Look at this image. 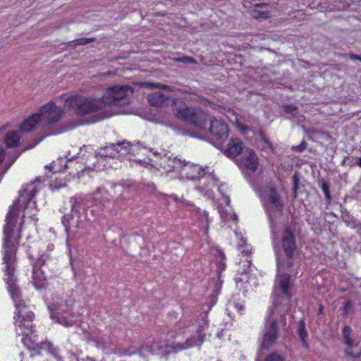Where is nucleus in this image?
I'll return each instance as SVG.
<instances>
[{
    "mask_svg": "<svg viewBox=\"0 0 361 361\" xmlns=\"http://www.w3.org/2000/svg\"><path fill=\"white\" fill-rule=\"evenodd\" d=\"M352 329L349 326H345L343 329V339L344 343L348 347L344 351L345 355L347 357H352L354 358H359L361 356V351L358 353H353L351 348L356 346L355 341L350 337Z\"/></svg>",
    "mask_w": 361,
    "mask_h": 361,
    "instance_id": "obj_20",
    "label": "nucleus"
},
{
    "mask_svg": "<svg viewBox=\"0 0 361 361\" xmlns=\"http://www.w3.org/2000/svg\"><path fill=\"white\" fill-rule=\"evenodd\" d=\"M59 298H56V300L53 298L52 302L48 304V308L52 319H56L58 323L66 327L76 324L78 319L75 318V316L72 315L71 318L68 317L69 313L66 312L68 310L67 305L62 301L59 302Z\"/></svg>",
    "mask_w": 361,
    "mask_h": 361,
    "instance_id": "obj_11",
    "label": "nucleus"
},
{
    "mask_svg": "<svg viewBox=\"0 0 361 361\" xmlns=\"http://www.w3.org/2000/svg\"><path fill=\"white\" fill-rule=\"evenodd\" d=\"M281 242L286 255L288 257H290L296 248V244L293 232L290 228H286L283 231Z\"/></svg>",
    "mask_w": 361,
    "mask_h": 361,
    "instance_id": "obj_19",
    "label": "nucleus"
},
{
    "mask_svg": "<svg viewBox=\"0 0 361 361\" xmlns=\"http://www.w3.org/2000/svg\"><path fill=\"white\" fill-rule=\"evenodd\" d=\"M264 361H284V358L276 353H272L266 357Z\"/></svg>",
    "mask_w": 361,
    "mask_h": 361,
    "instance_id": "obj_30",
    "label": "nucleus"
},
{
    "mask_svg": "<svg viewBox=\"0 0 361 361\" xmlns=\"http://www.w3.org/2000/svg\"><path fill=\"white\" fill-rule=\"evenodd\" d=\"M80 152L77 153V155H79ZM78 157V156H71V154L69 153L68 156H66V158L68 161H71L72 159H74L75 158Z\"/></svg>",
    "mask_w": 361,
    "mask_h": 361,
    "instance_id": "obj_38",
    "label": "nucleus"
},
{
    "mask_svg": "<svg viewBox=\"0 0 361 361\" xmlns=\"http://www.w3.org/2000/svg\"><path fill=\"white\" fill-rule=\"evenodd\" d=\"M145 86L147 87H158V86H159V85L155 84V83L147 82V83H145Z\"/></svg>",
    "mask_w": 361,
    "mask_h": 361,
    "instance_id": "obj_39",
    "label": "nucleus"
},
{
    "mask_svg": "<svg viewBox=\"0 0 361 361\" xmlns=\"http://www.w3.org/2000/svg\"><path fill=\"white\" fill-rule=\"evenodd\" d=\"M229 114H232L233 116L236 127L238 128V130L240 131V133L243 135L247 134V132L250 130V128L247 127V126H245L244 124H241L240 121H239L238 116L235 114L233 111H229ZM227 118L229 119L230 121H233L232 118H231L229 116H227Z\"/></svg>",
    "mask_w": 361,
    "mask_h": 361,
    "instance_id": "obj_26",
    "label": "nucleus"
},
{
    "mask_svg": "<svg viewBox=\"0 0 361 361\" xmlns=\"http://www.w3.org/2000/svg\"><path fill=\"white\" fill-rule=\"evenodd\" d=\"M51 167H52V169H53V170H56H56H58V169H56V164H52Z\"/></svg>",
    "mask_w": 361,
    "mask_h": 361,
    "instance_id": "obj_43",
    "label": "nucleus"
},
{
    "mask_svg": "<svg viewBox=\"0 0 361 361\" xmlns=\"http://www.w3.org/2000/svg\"><path fill=\"white\" fill-rule=\"evenodd\" d=\"M258 158L252 149L246 148L242 157L238 160L240 168L247 169L250 171H255L258 166Z\"/></svg>",
    "mask_w": 361,
    "mask_h": 361,
    "instance_id": "obj_17",
    "label": "nucleus"
},
{
    "mask_svg": "<svg viewBox=\"0 0 361 361\" xmlns=\"http://www.w3.org/2000/svg\"><path fill=\"white\" fill-rule=\"evenodd\" d=\"M41 260L33 264L32 283L36 289L40 290L46 287L47 278L41 269Z\"/></svg>",
    "mask_w": 361,
    "mask_h": 361,
    "instance_id": "obj_21",
    "label": "nucleus"
},
{
    "mask_svg": "<svg viewBox=\"0 0 361 361\" xmlns=\"http://www.w3.org/2000/svg\"><path fill=\"white\" fill-rule=\"evenodd\" d=\"M281 267L280 266L279 263L278 262V271H281Z\"/></svg>",
    "mask_w": 361,
    "mask_h": 361,
    "instance_id": "obj_46",
    "label": "nucleus"
},
{
    "mask_svg": "<svg viewBox=\"0 0 361 361\" xmlns=\"http://www.w3.org/2000/svg\"><path fill=\"white\" fill-rule=\"evenodd\" d=\"M90 339L96 343L99 348L105 349L108 348L111 341L109 336L102 334L99 332H94L90 336Z\"/></svg>",
    "mask_w": 361,
    "mask_h": 361,
    "instance_id": "obj_25",
    "label": "nucleus"
},
{
    "mask_svg": "<svg viewBox=\"0 0 361 361\" xmlns=\"http://www.w3.org/2000/svg\"><path fill=\"white\" fill-rule=\"evenodd\" d=\"M223 185L218 186V190L222 194V202L226 205V207H222L221 206L218 207L219 213L223 221L229 222V221H235L236 220V215L232 211L231 207L229 206L230 200L229 197L225 195L222 192Z\"/></svg>",
    "mask_w": 361,
    "mask_h": 361,
    "instance_id": "obj_18",
    "label": "nucleus"
},
{
    "mask_svg": "<svg viewBox=\"0 0 361 361\" xmlns=\"http://www.w3.org/2000/svg\"><path fill=\"white\" fill-rule=\"evenodd\" d=\"M207 326L206 314L198 324H192L187 329L181 323L177 324L166 341H154L151 345L140 348L138 353L144 357L149 355L164 357L170 353H178L194 347H200L204 343Z\"/></svg>",
    "mask_w": 361,
    "mask_h": 361,
    "instance_id": "obj_3",
    "label": "nucleus"
},
{
    "mask_svg": "<svg viewBox=\"0 0 361 361\" xmlns=\"http://www.w3.org/2000/svg\"><path fill=\"white\" fill-rule=\"evenodd\" d=\"M154 162L166 173L176 172L178 175L183 164V161L169 154H164L159 158V161H154Z\"/></svg>",
    "mask_w": 361,
    "mask_h": 361,
    "instance_id": "obj_16",
    "label": "nucleus"
},
{
    "mask_svg": "<svg viewBox=\"0 0 361 361\" xmlns=\"http://www.w3.org/2000/svg\"><path fill=\"white\" fill-rule=\"evenodd\" d=\"M169 197L176 202L181 203L183 206L188 208L190 210L195 212V216L197 218V224L200 228L203 231L204 234L207 235L210 222L208 213L204 210L201 211L200 208H197L192 203L183 200L174 194L171 195Z\"/></svg>",
    "mask_w": 361,
    "mask_h": 361,
    "instance_id": "obj_13",
    "label": "nucleus"
},
{
    "mask_svg": "<svg viewBox=\"0 0 361 361\" xmlns=\"http://www.w3.org/2000/svg\"><path fill=\"white\" fill-rule=\"evenodd\" d=\"M255 190L258 193L261 202L270 219L271 228L273 234L276 233L275 219L281 214L283 202L276 189L271 185L259 187L254 185Z\"/></svg>",
    "mask_w": 361,
    "mask_h": 361,
    "instance_id": "obj_9",
    "label": "nucleus"
},
{
    "mask_svg": "<svg viewBox=\"0 0 361 361\" xmlns=\"http://www.w3.org/2000/svg\"><path fill=\"white\" fill-rule=\"evenodd\" d=\"M236 236L238 238H239L238 245V250L246 257V259L242 262L245 268L241 271L242 274H246L251 264V260L248 259V255L251 253V249L250 248V246L246 243V240L242 236L240 237L238 233H236Z\"/></svg>",
    "mask_w": 361,
    "mask_h": 361,
    "instance_id": "obj_24",
    "label": "nucleus"
},
{
    "mask_svg": "<svg viewBox=\"0 0 361 361\" xmlns=\"http://www.w3.org/2000/svg\"><path fill=\"white\" fill-rule=\"evenodd\" d=\"M66 185V182L63 179H56L54 181L50 183L51 190H58L61 188L65 187Z\"/></svg>",
    "mask_w": 361,
    "mask_h": 361,
    "instance_id": "obj_28",
    "label": "nucleus"
},
{
    "mask_svg": "<svg viewBox=\"0 0 361 361\" xmlns=\"http://www.w3.org/2000/svg\"><path fill=\"white\" fill-rule=\"evenodd\" d=\"M90 212H91V213H94V209H91ZM92 216H94L95 215H94V214H92Z\"/></svg>",
    "mask_w": 361,
    "mask_h": 361,
    "instance_id": "obj_47",
    "label": "nucleus"
},
{
    "mask_svg": "<svg viewBox=\"0 0 361 361\" xmlns=\"http://www.w3.org/2000/svg\"><path fill=\"white\" fill-rule=\"evenodd\" d=\"M235 280L236 283H239V282L243 281L244 280V279H242V278H240V277H236Z\"/></svg>",
    "mask_w": 361,
    "mask_h": 361,
    "instance_id": "obj_41",
    "label": "nucleus"
},
{
    "mask_svg": "<svg viewBox=\"0 0 361 361\" xmlns=\"http://www.w3.org/2000/svg\"><path fill=\"white\" fill-rule=\"evenodd\" d=\"M103 207H105V208H106V209H107V210H109V209H111V208H110V207L106 206V205H105L104 204H103Z\"/></svg>",
    "mask_w": 361,
    "mask_h": 361,
    "instance_id": "obj_45",
    "label": "nucleus"
},
{
    "mask_svg": "<svg viewBox=\"0 0 361 361\" xmlns=\"http://www.w3.org/2000/svg\"><path fill=\"white\" fill-rule=\"evenodd\" d=\"M244 148V144L240 139L232 137L224 149V154L228 157L234 158L240 152L243 153Z\"/></svg>",
    "mask_w": 361,
    "mask_h": 361,
    "instance_id": "obj_22",
    "label": "nucleus"
},
{
    "mask_svg": "<svg viewBox=\"0 0 361 361\" xmlns=\"http://www.w3.org/2000/svg\"><path fill=\"white\" fill-rule=\"evenodd\" d=\"M176 61L184 63H195V60L192 58L188 57V56L180 57V58L177 59Z\"/></svg>",
    "mask_w": 361,
    "mask_h": 361,
    "instance_id": "obj_32",
    "label": "nucleus"
},
{
    "mask_svg": "<svg viewBox=\"0 0 361 361\" xmlns=\"http://www.w3.org/2000/svg\"><path fill=\"white\" fill-rule=\"evenodd\" d=\"M92 39H90V38H80V39H75V40H73L71 42H69L68 43V44L69 46H81V45H85L88 43H90L92 42Z\"/></svg>",
    "mask_w": 361,
    "mask_h": 361,
    "instance_id": "obj_27",
    "label": "nucleus"
},
{
    "mask_svg": "<svg viewBox=\"0 0 361 361\" xmlns=\"http://www.w3.org/2000/svg\"><path fill=\"white\" fill-rule=\"evenodd\" d=\"M42 188V183H30L20 192L18 201L11 206L6 215V224L4 227V254L3 259L5 264V281L8 290L13 298L16 308L15 325L18 335L22 334L23 343L30 348H38L39 343L34 341L28 345L27 336L32 332V319L34 314L28 310L27 305L20 298V291L16 283L14 275L16 265V250L20 235L16 231L17 216L23 214V218H30L36 221L35 216L37 213L36 202L34 200L37 192Z\"/></svg>",
    "mask_w": 361,
    "mask_h": 361,
    "instance_id": "obj_1",
    "label": "nucleus"
},
{
    "mask_svg": "<svg viewBox=\"0 0 361 361\" xmlns=\"http://www.w3.org/2000/svg\"><path fill=\"white\" fill-rule=\"evenodd\" d=\"M306 147V142L305 141H302V143L300 145L293 147L294 150L297 152H302L304 150Z\"/></svg>",
    "mask_w": 361,
    "mask_h": 361,
    "instance_id": "obj_36",
    "label": "nucleus"
},
{
    "mask_svg": "<svg viewBox=\"0 0 361 361\" xmlns=\"http://www.w3.org/2000/svg\"><path fill=\"white\" fill-rule=\"evenodd\" d=\"M176 94L178 97L173 99L172 104L175 116L186 122L193 128L200 130H205L207 114L200 109L189 107L185 102V101H195L197 97L192 93H181L180 90Z\"/></svg>",
    "mask_w": 361,
    "mask_h": 361,
    "instance_id": "obj_7",
    "label": "nucleus"
},
{
    "mask_svg": "<svg viewBox=\"0 0 361 361\" xmlns=\"http://www.w3.org/2000/svg\"><path fill=\"white\" fill-rule=\"evenodd\" d=\"M75 94H66L62 95L60 99L63 104V106H57L54 102H49L40 106L37 112L42 122L43 137L58 135L66 130V128L61 123L66 110L72 111L78 115L75 109L65 105V97Z\"/></svg>",
    "mask_w": 361,
    "mask_h": 361,
    "instance_id": "obj_6",
    "label": "nucleus"
},
{
    "mask_svg": "<svg viewBox=\"0 0 361 361\" xmlns=\"http://www.w3.org/2000/svg\"><path fill=\"white\" fill-rule=\"evenodd\" d=\"M322 190L325 195V197L326 200L329 201L331 200V196L329 191V188L326 185L324 184L322 186Z\"/></svg>",
    "mask_w": 361,
    "mask_h": 361,
    "instance_id": "obj_35",
    "label": "nucleus"
},
{
    "mask_svg": "<svg viewBox=\"0 0 361 361\" xmlns=\"http://www.w3.org/2000/svg\"><path fill=\"white\" fill-rule=\"evenodd\" d=\"M35 132L39 138L37 139L35 144L30 147H25L24 150L30 149L41 142L45 137H43L42 122L37 112L28 116L20 126V131H10L6 133L4 137V142L7 148H14L20 144L22 139V133Z\"/></svg>",
    "mask_w": 361,
    "mask_h": 361,
    "instance_id": "obj_10",
    "label": "nucleus"
},
{
    "mask_svg": "<svg viewBox=\"0 0 361 361\" xmlns=\"http://www.w3.org/2000/svg\"><path fill=\"white\" fill-rule=\"evenodd\" d=\"M4 137H3L2 133L0 131V152L2 153L4 157L2 160L0 161V177L2 178L3 176L7 171V170L11 167V166L14 163L16 159L18 157L20 154L23 152V150L20 152H18L17 150L11 151V154L9 152L6 153L4 152V145L6 144L4 142Z\"/></svg>",
    "mask_w": 361,
    "mask_h": 361,
    "instance_id": "obj_15",
    "label": "nucleus"
},
{
    "mask_svg": "<svg viewBox=\"0 0 361 361\" xmlns=\"http://www.w3.org/2000/svg\"><path fill=\"white\" fill-rule=\"evenodd\" d=\"M252 16L253 17L258 18H267L268 17V13L267 12H260L257 10H254L252 11Z\"/></svg>",
    "mask_w": 361,
    "mask_h": 361,
    "instance_id": "obj_31",
    "label": "nucleus"
},
{
    "mask_svg": "<svg viewBox=\"0 0 361 361\" xmlns=\"http://www.w3.org/2000/svg\"><path fill=\"white\" fill-rule=\"evenodd\" d=\"M296 190H297L296 176H294V190H295V192H296Z\"/></svg>",
    "mask_w": 361,
    "mask_h": 361,
    "instance_id": "obj_40",
    "label": "nucleus"
},
{
    "mask_svg": "<svg viewBox=\"0 0 361 361\" xmlns=\"http://www.w3.org/2000/svg\"><path fill=\"white\" fill-rule=\"evenodd\" d=\"M298 334H299V336H300L301 340L302 341V342L305 343V338L307 336V333L305 331V323L302 321H300L298 324Z\"/></svg>",
    "mask_w": 361,
    "mask_h": 361,
    "instance_id": "obj_29",
    "label": "nucleus"
},
{
    "mask_svg": "<svg viewBox=\"0 0 361 361\" xmlns=\"http://www.w3.org/2000/svg\"><path fill=\"white\" fill-rule=\"evenodd\" d=\"M290 285L289 274H284L278 276L274 290L275 298L265 319L260 344L262 349H269L276 343L280 331L288 330L285 314L290 310Z\"/></svg>",
    "mask_w": 361,
    "mask_h": 361,
    "instance_id": "obj_4",
    "label": "nucleus"
},
{
    "mask_svg": "<svg viewBox=\"0 0 361 361\" xmlns=\"http://www.w3.org/2000/svg\"><path fill=\"white\" fill-rule=\"evenodd\" d=\"M133 88L130 85H111L102 96L75 94L65 97V105L75 109L78 116L98 114L103 117L124 113L123 107L131 102Z\"/></svg>",
    "mask_w": 361,
    "mask_h": 361,
    "instance_id": "obj_2",
    "label": "nucleus"
},
{
    "mask_svg": "<svg viewBox=\"0 0 361 361\" xmlns=\"http://www.w3.org/2000/svg\"><path fill=\"white\" fill-rule=\"evenodd\" d=\"M216 252H218L219 254V268H221L222 267V269L225 266V262H224V254L220 252L219 250H216Z\"/></svg>",
    "mask_w": 361,
    "mask_h": 361,
    "instance_id": "obj_34",
    "label": "nucleus"
},
{
    "mask_svg": "<svg viewBox=\"0 0 361 361\" xmlns=\"http://www.w3.org/2000/svg\"><path fill=\"white\" fill-rule=\"evenodd\" d=\"M352 58H353V59H360V60H361V58H360V57L356 56L355 55H353V56H352Z\"/></svg>",
    "mask_w": 361,
    "mask_h": 361,
    "instance_id": "obj_44",
    "label": "nucleus"
},
{
    "mask_svg": "<svg viewBox=\"0 0 361 361\" xmlns=\"http://www.w3.org/2000/svg\"><path fill=\"white\" fill-rule=\"evenodd\" d=\"M352 302L350 300H348L343 306V312L345 314H348L350 310L352 309Z\"/></svg>",
    "mask_w": 361,
    "mask_h": 361,
    "instance_id": "obj_33",
    "label": "nucleus"
},
{
    "mask_svg": "<svg viewBox=\"0 0 361 361\" xmlns=\"http://www.w3.org/2000/svg\"><path fill=\"white\" fill-rule=\"evenodd\" d=\"M234 308L235 309V310L239 313V314H242L243 312V310H244V306L242 304H240V303H235V304H233Z\"/></svg>",
    "mask_w": 361,
    "mask_h": 361,
    "instance_id": "obj_37",
    "label": "nucleus"
},
{
    "mask_svg": "<svg viewBox=\"0 0 361 361\" xmlns=\"http://www.w3.org/2000/svg\"><path fill=\"white\" fill-rule=\"evenodd\" d=\"M169 90L173 92V90L170 87H166L162 92L157 91L152 92L148 95L149 103L154 106H163L169 103V96L165 94V91Z\"/></svg>",
    "mask_w": 361,
    "mask_h": 361,
    "instance_id": "obj_23",
    "label": "nucleus"
},
{
    "mask_svg": "<svg viewBox=\"0 0 361 361\" xmlns=\"http://www.w3.org/2000/svg\"><path fill=\"white\" fill-rule=\"evenodd\" d=\"M356 164H357L358 166L361 167V157H360V159H358V160H357V162H356Z\"/></svg>",
    "mask_w": 361,
    "mask_h": 361,
    "instance_id": "obj_42",
    "label": "nucleus"
},
{
    "mask_svg": "<svg viewBox=\"0 0 361 361\" xmlns=\"http://www.w3.org/2000/svg\"><path fill=\"white\" fill-rule=\"evenodd\" d=\"M209 132L217 145H222L228 137L227 124L221 119L213 118L210 122Z\"/></svg>",
    "mask_w": 361,
    "mask_h": 361,
    "instance_id": "obj_14",
    "label": "nucleus"
},
{
    "mask_svg": "<svg viewBox=\"0 0 361 361\" xmlns=\"http://www.w3.org/2000/svg\"><path fill=\"white\" fill-rule=\"evenodd\" d=\"M178 176L180 179L197 180L199 184L196 186L197 190L209 199L214 197L212 188L217 186L218 183L213 174V170L210 168H202L199 165L183 161Z\"/></svg>",
    "mask_w": 361,
    "mask_h": 361,
    "instance_id": "obj_8",
    "label": "nucleus"
},
{
    "mask_svg": "<svg viewBox=\"0 0 361 361\" xmlns=\"http://www.w3.org/2000/svg\"><path fill=\"white\" fill-rule=\"evenodd\" d=\"M103 191L104 188H99L93 197L78 196L71 199V214L64 215L62 219V224L68 235L66 243L70 255H71V238L83 234L89 221H92L86 212V207L92 204L93 200L98 201L99 196L103 193Z\"/></svg>",
    "mask_w": 361,
    "mask_h": 361,
    "instance_id": "obj_5",
    "label": "nucleus"
},
{
    "mask_svg": "<svg viewBox=\"0 0 361 361\" xmlns=\"http://www.w3.org/2000/svg\"><path fill=\"white\" fill-rule=\"evenodd\" d=\"M322 311V307L321 306L320 308H319V312H321Z\"/></svg>",
    "mask_w": 361,
    "mask_h": 361,
    "instance_id": "obj_48",
    "label": "nucleus"
},
{
    "mask_svg": "<svg viewBox=\"0 0 361 361\" xmlns=\"http://www.w3.org/2000/svg\"><path fill=\"white\" fill-rule=\"evenodd\" d=\"M137 147L136 145H130L128 142H123L106 147L98 152V155L101 157L121 158L128 154H134Z\"/></svg>",
    "mask_w": 361,
    "mask_h": 361,
    "instance_id": "obj_12",
    "label": "nucleus"
}]
</instances>
